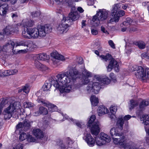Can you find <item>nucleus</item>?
Returning <instances> with one entry per match:
<instances>
[{"label":"nucleus","instance_id":"nucleus-63","mask_svg":"<svg viewBox=\"0 0 149 149\" xmlns=\"http://www.w3.org/2000/svg\"><path fill=\"white\" fill-rule=\"evenodd\" d=\"M31 15L32 17H38L39 15V14L38 12H35L32 13Z\"/></svg>","mask_w":149,"mask_h":149},{"label":"nucleus","instance_id":"nucleus-54","mask_svg":"<svg viewBox=\"0 0 149 149\" xmlns=\"http://www.w3.org/2000/svg\"><path fill=\"white\" fill-rule=\"evenodd\" d=\"M25 41H22L16 43V44H15V45L16 46V47L20 46H25Z\"/></svg>","mask_w":149,"mask_h":149},{"label":"nucleus","instance_id":"nucleus-10","mask_svg":"<svg viewBox=\"0 0 149 149\" xmlns=\"http://www.w3.org/2000/svg\"><path fill=\"white\" fill-rule=\"evenodd\" d=\"M121 6L120 4H115L113 6L111 11V15L112 17L109 21V22L111 23L112 22H118L120 16L116 13L118 10L120 9Z\"/></svg>","mask_w":149,"mask_h":149},{"label":"nucleus","instance_id":"nucleus-64","mask_svg":"<svg viewBox=\"0 0 149 149\" xmlns=\"http://www.w3.org/2000/svg\"><path fill=\"white\" fill-rule=\"evenodd\" d=\"M88 5L89 6L93 5L94 3V0H88Z\"/></svg>","mask_w":149,"mask_h":149},{"label":"nucleus","instance_id":"nucleus-23","mask_svg":"<svg viewBox=\"0 0 149 149\" xmlns=\"http://www.w3.org/2000/svg\"><path fill=\"white\" fill-rule=\"evenodd\" d=\"M34 61V66L37 69L42 71H45L48 69L46 65H43L37 60H33Z\"/></svg>","mask_w":149,"mask_h":149},{"label":"nucleus","instance_id":"nucleus-38","mask_svg":"<svg viewBox=\"0 0 149 149\" xmlns=\"http://www.w3.org/2000/svg\"><path fill=\"white\" fill-rule=\"evenodd\" d=\"M64 117L66 119L68 120H71L72 121H73L74 123H75L76 125L78 127H81L82 126H83L79 122L77 121L76 120H73L72 118H70L66 114H65L64 115Z\"/></svg>","mask_w":149,"mask_h":149},{"label":"nucleus","instance_id":"nucleus-35","mask_svg":"<svg viewBox=\"0 0 149 149\" xmlns=\"http://www.w3.org/2000/svg\"><path fill=\"white\" fill-rule=\"evenodd\" d=\"M138 104V103L136 101H134L131 100L130 101V105H129V109L130 110L133 109L134 107H136Z\"/></svg>","mask_w":149,"mask_h":149},{"label":"nucleus","instance_id":"nucleus-61","mask_svg":"<svg viewBox=\"0 0 149 149\" xmlns=\"http://www.w3.org/2000/svg\"><path fill=\"white\" fill-rule=\"evenodd\" d=\"M108 43L109 45L111 47L113 48H115V47L113 41L111 40H110L108 41Z\"/></svg>","mask_w":149,"mask_h":149},{"label":"nucleus","instance_id":"nucleus-56","mask_svg":"<svg viewBox=\"0 0 149 149\" xmlns=\"http://www.w3.org/2000/svg\"><path fill=\"white\" fill-rule=\"evenodd\" d=\"M1 1L4 2H7L10 1L11 4H14L15 3L17 0H0Z\"/></svg>","mask_w":149,"mask_h":149},{"label":"nucleus","instance_id":"nucleus-2","mask_svg":"<svg viewBox=\"0 0 149 149\" xmlns=\"http://www.w3.org/2000/svg\"><path fill=\"white\" fill-rule=\"evenodd\" d=\"M79 77L76 70H70L65 73L58 74L56 77L60 84L59 90L60 93H69L73 88L74 80Z\"/></svg>","mask_w":149,"mask_h":149},{"label":"nucleus","instance_id":"nucleus-15","mask_svg":"<svg viewBox=\"0 0 149 149\" xmlns=\"http://www.w3.org/2000/svg\"><path fill=\"white\" fill-rule=\"evenodd\" d=\"M51 56L53 58L52 61L54 64L57 63L58 60L65 61L68 59L63 55L59 54L57 52H54L51 54Z\"/></svg>","mask_w":149,"mask_h":149},{"label":"nucleus","instance_id":"nucleus-13","mask_svg":"<svg viewBox=\"0 0 149 149\" xmlns=\"http://www.w3.org/2000/svg\"><path fill=\"white\" fill-rule=\"evenodd\" d=\"M113 68L116 72H119V67L118 63L113 58H112L107 67V71L110 72Z\"/></svg>","mask_w":149,"mask_h":149},{"label":"nucleus","instance_id":"nucleus-14","mask_svg":"<svg viewBox=\"0 0 149 149\" xmlns=\"http://www.w3.org/2000/svg\"><path fill=\"white\" fill-rule=\"evenodd\" d=\"M18 26L17 25H8L4 29V32L7 35L17 33L18 31Z\"/></svg>","mask_w":149,"mask_h":149},{"label":"nucleus","instance_id":"nucleus-31","mask_svg":"<svg viewBox=\"0 0 149 149\" xmlns=\"http://www.w3.org/2000/svg\"><path fill=\"white\" fill-rule=\"evenodd\" d=\"M73 143V141L70 138H67L66 139L65 145V146H62V147L65 149H67L68 147H70L72 145Z\"/></svg>","mask_w":149,"mask_h":149},{"label":"nucleus","instance_id":"nucleus-7","mask_svg":"<svg viewBox=\"0 0 149 149\" xmlns=\"http://www.w3.org/2000/svg\"><path fill=\"white\" fill-rule=\"evenodd\" d=\"M22 36L27 39H36L39 37L38 30L37 28L28 29L26 28L23 31Z\"/></svg>","mask_w":149,"mask_h":149},{"label":"nucleus","instance_id":"nucleus-20","mask_svg":"<svg viewBox=\"0 0 149 149\" xmlns=\"http://www.w3.org/2000/svg\"><path fill=\"white\" fill-rule=\"evenodd\" d=\"M49 58V56L46 54L42 53L35 55L33 57V60H39L42 61H45L48 60Z\"/></svg>","mask_w":149,"mask_h":149},{"label":"nucleus","instance_id":"nucleus-36","mask_svg":"<svg viewBox=\"0 0 149 149\" xmlns=\"http://www.w3.org/2000/svg\"><path fill=\"white\" fill-rule=\"evenodd\" d=\"M30 123L27 120H25L23 123V129L24 131H26L29 129L30 126Z\"/></svg>","mask_w":149,"mask_h":149},{"label":"nucleus","instance_id":"nucleus-58","mask_svg":"<svg viewBox=\"0 0 149 149\" xmlns=\"http://www.w3.org/2000/svg\"><path fill=\"white\" fill-rule=\"evenodd\" d=\"M111 79L112 80L115 82L116 81V78L114 75V74L113 73H111L109 75Z\"/></svg>","mask_w":149,"mask_h":149},{"label":"nucleus","instance_id":"nucleus-57","mask_svg":"<svg viewBox=\"0 0 149 149\" xmlns=\"http://www.w3.org/2000/svg\"><path fill=\"white\" fill-rule=\"evenodd\" d=\"M16 128L18 129L21 128L22 130H24L23 127V123H19L17 125Z\"/></svg>","mask_w":149,"mask_h":149},{"label":"nucleus","instance_id":"nucleus-48","mask_svg":"<svg viewBox=\"0 0 149 149\" xmlns=\"http://www.w3.org/2000/svg\"><path fill=\"white\" fill-rule=\"evenodd\" d=\"M117 110V107L116 106H111L110 107V111L112 114V117L113 118V116H114V114L116 112Z\"/></svg>","mask_w":149,"mask_h":149},{"label":"nucleus","instance_id":"nucleus-33","mask_svg":"<svg viewBox=\"0 0 149 149\" xmlns=\"http://www.w3.org/2000/svg\"><path fill=\"white\" fill-rule=\"evenodd\" d=\"M82 77H91L92 76V73L88 71L84 68L82 69Z\"/></svg>","mask_w":149,"mask_h":149},{"label":"nucleus","instance_id":"nucleus-16","mask_svg":"<svg viewBox=\"0 0 149 149\" xmlns=\"http://www.w3.org/2000/svg\"><path fill=\"white\" fill-rule=\"evenodd\" d=\"M38 102L39 103L42 104L45 106H46L48 107L49 110L51 111H56L57 109V107L54 104H52L47 102L41 100H39Z\"/></svg>","mask_w":149,"mask_h":149},{"label":"nucleus","instance_id":"nucleus-12","mask_svg":"<svg viewBox=\"0 0 149 149\" xmlns=\"http://www.w3.org/2000/svg\"><path fill=\"white\" fill-rule=\"evenodd\" d=\"M134 68H138L136 75L138 76V77L141 78L143 80L148 79V77L147 69L148 68H146L145 70L142 67L140 66H135Z\"/></svg>","mask_w":149,"mask_h":149},{"label":"nucleus","instance_id":"nucleus-43","mask_svg":"<svg viewBox=\"0 0 149 149\" xmlns=\"http://www.w3.org/2000/svg\"><path fill=\"white\" fill-rule=\"evenodd\" d=\"M133 22V20L130 17H127L126 21L123 22V25L125 26H128Z\"/></svg>","mask_w":149,"mask_h":149},{"label":"nucleus","instance_id":"nucleus-52","mask_svg":"<svg viewBox=\"0 0 149 149\" xmlns=\"http://www.w3.org/2000/svg\"><path fill=\"white\" fill-rule=\"evenodd\" d=\"M141 57L142 58H146L148 61H149V56L147 53H142L141 54Z\"/></svg>","mask_w":149,"mask_h":149},{"label":"nucleus","instance_id":"nucleus-22","mask_svg":"<svg viewBox=\"0 0 149 149\" xmlns=\"http://www.w3.org/2000/svg\"><path fill=\"white\" fill-rule=\"evenodd\" d=\"M34 24V22L30 19H24L21 25L24 27H31Z\"/></svg>","mask_w":149,"mask_h":149},{"label":"nucleus","instance_id":"nucleus-25","mask_svg":"<svg viewBox=\"0 0 149 149\" xmlns=\"http://www.w3.org/2000/svg\"><path fill=\"white\" fill-rule=\"evenodd\" d=\"M33 135L38 139H41L44 136L43 132L38 129H34L33 131Z\"/></svg>","mask_w":149,"mask_h":149},{"label":"nucleus","instance_id":"nucleus-29","mask_svg":"<svg viewBox=\"0 0 149 149\" xmlns=\"http://www.w3.org/2000/svg\"><path fill=\"white\" fill-rule=\"evenodd\" d=\"M100 78L101 79L99 81L101 86L103 85L104 84H108L110 83V80L107 77H100Z\"/></svg>","mask_w":149,"mask_h":149},{"label":"nucleus","instance_id":"nucleus-44","mask_svg":"<svg viewBox=\"0 0 149 149\" xmlns=\"http://www.w3.org/2000/svg\"><path fill=\"white\" fill-rule=\"evenodd\" d=\"M56 3L58 4H60L63 2H66L68 3V4L70 5L72 3V0H54Z\"/></svg>","mask_w":149,"mask_h":149},{"label":"nucleus","instance_id":"nucleus-34","mask_svg":"<svg viewBox=\"0 0 149 149\" xmlns=\"http://www.w3.org/2000/svg\"><path fill=\"white\" fill-rule=\"evenodd\" d=\"M134 44L138 46L139 48L141 49H144L146 46L145 43L142 41L135 42H134Z\"/></svg>","mask_w":149,"mask_h":149},{"label":"nucleus","instance_id":"nucleus-17","mask_svg":"<svg viewBox=\"0 0 149 149\" xmlns=\"http://www.w3.org/2000/svg\"><path fill=\"white\" fill-rule=\"evenodd\" d=\"M80 17L79 15L77 12H70L69 15V16L63 17L65 19L68 18L70 21V24H71V21H75L77 19Z\"/></svg>","mask_w":149,"mask_h":149},{"label":"nucleus","instance_id":"nucleus-9","mask_svg":"<svg viewBox=\"0 0 149 149\" xmlns=\"http://www.w3.org/2000/svg\"><path fill=\"white\" fill-rule=\"evenodd\" d=\"M67 18L66 19L63 17L61 23L57 27V30L58 33L62 34L66 33L68 30L69 26L70 21Z\"/></svg>","mask_w":149,"mask_h":149},{"label":"nucleus","instance_id":"nucleus-45","mask_svg":"<svg viewBox=\"0 0 149 149\" xmlns=\"http://www.w3.org/2000/svg\"><path fill=\"white\" fill-rule=\"evenodd\" d=\"M39 111L40 113L44 115H46L48 113L47 109L43 107H41L40 108Z\"/></svg>","mask_w":149,"mask_h":149},{"label":"nucleus","instance_id":"nucleus-47","mask_svg":"<svg viewBox=\"0 0 149 149\" xmlns=\"http://www.w3.org/2000/svg\"><path fill=\"white\" fill-rule=\"evenodd\" d=\"M24 106L25 108H30L33 107L34 105L31 102H25L24 103Z\"/></svg>","mask_w":149,"mask_h":149},{"label":"nucleus","instance_id":"nucleus-27","mask_svg":"<svg viewBox=\"0 0 149 149\" xmlns=\"http://www.w3.org/2000/svg\"><path fill=\"white\" fill-rule=\"evenodd\" d=\"M141 123L146 125H149V116L143 115L140 118Z\"/></svg>","mask_w":149,"mask_h":149},{"label":"nucleus","instance_id":"nucleus-53","mask_svg":"<svg viewBox=\"0 0 149 149\" xmlns=\"http://www.w3.org/2000/svg\"><path fill=\"white\" fill-rule=\"evenodd\" d=\"M23 145L22 143H19L13 149H23Z\"/></svg>","mask_w":149,"mask_h":149},{"label":"nucleus","instance_id":"nucleus-26","mask_svg":"<svg viewBox=\"0 0 149 149\" xmlns=\"http://www.w3.org/2000/svg\"><path fill=\"white\" fill-rule=\"evenodd\" d=\"M25 46L27 47V50H31L36 47L35 44L31 40L25 41Z\"/></svg>","mask_w":149,"mask_h":149},{"label":"nucleus","instance_id":"nucleus-62","mask_svg":"<svg viewBox=\"0 0 149 149\" xmlns=\"http://www.w3.org/2000/svg\"><path fill=\"white\" fill-rule=\"evenodd\" d=\"M132 117L130 115H127L123 117V119L124 120H127L130 119Z\"/></svg>","mask_w":149,"mask_h":149},{"label":"nucleus","instance_id":"nucleus-32","mask_svg":"<svg viewBox=\"0 0 149 149\" xmlns=\"http://www.w3.org/2000/svg\"><path fill=\"white\" fill-rule=\"evenodd\" d=\"M90 100L92 105L94 106H97L99 102L98 98L94 95H93L91 96L90 98Z\"/></svg>","mask_w":149,"mask_h":149},{"label":"nucleus","instance_id":"nucleus-6","mask_svg":"<svg viewBox=\"0 0 149 149\" xmlns=\"http://www.w3.org/2000/svg\"><path fill=\"white\" fill-rule=\"evenodd\" d=\"M95 119V115L92 116L88 121L87 126L91 127V132L93 135L96 136L100 132V124L98 121H94Z\"/></svg>","mask_w":149,"mask_h":149},{"label":"nucleus","instance_id":"nucleus-19","mask_svg":"<svg viewBox=\"0 0 149 149\" xmlns=\"http://www.w3.org/2000/svg\"><path fill=\"white\" fill-rule=\"evenodd\" d=\"M9 8L8 4L3 3L0 5V15L2 16H5L7 13Z\"/></svg>","mask_w":149,"mask_h":149},{"label":"nucleus","instance_id":"nucleus-18","mask_svg":"<svg viewBox=\"0 0 149 149\" xmlns=\"http://www.w3.org/2000/svg\"><path fill=\"white\" fill-rule=\"evenodd\" d=\"M85 140L88 145L91 147L93 146L95 144V141L89 133L86 134Z\"/></svg>","mask_w":149,"mask_h":149},{"label":"nucleus","instance_id":"nucleus-40","mask_svg":"<svg viewBox=\"0 0 149 149\" xmlns=\"http://www.w3.org/2000/svg\"><path fill=\"white\" fill-rule=\"evenodd\" d=\"M149 104V100H143L141 103L139 105V107L141 110H142L144 107L147 106Z\"/></svg>","mask_w":149,"mask_h":149},{"label":"nucleus","instance_id":"nucleus-3","mask_svg":"<svg viewBox=\"0 0 149 149\" xmlns=\"http://www.w3.org/2000/svg\"><path fill=\"white\" fill-rule=\"evenodd\" d=\"M20 103L19 102L11 103L8 107L4 109L3 114L6 119H9L13 115L18 116L23 114L24 109H20Z\"/></svg>","mask_w":149,"mask_h":149},{"label":"nucleus","instance_id":"nucleus-39","mask_svg":"<svg viewBox=\"0 0 149 149\" xmlns=\"http://www.w3.org/2000/svg\"><path fill=\"white\" fill-rule=\"evenodd\" d=\"M95 141L97 145L98 146H102L105 144L104 141L102 140L100 137H96Z\"/></svg>","mask_w":149,"mask_h":149},{"label":"nucleus","instance_id":"nucleus-51","mask_svg":"<svg viewBox=\"0 0 149 149\" xmlns=\"http://www.w3.org/2000/svg\"><path fill=\"white\" fill-rule=\"evenodd\" d=\"M89 78V77H82V81L84 84H86L89 82L90 80L88 79Z\"/></svg>","mask_w":149,"mask_h":149},{"label":"nucleus","instance_id":"nucleus-28","mask_svg":"<svg viewBox=\"0 0 149 149\" xmlns=\"http://www.w3.org/2000/svg\"><path fill=\"white\" fill-rule=\"evenodd\" d=\"M37 29L38 30V33L39 37H43L46 35L43 26L41 25H38L37 26Z\"/></svg>","mask_w":149,"mask_h":149},{"label":"nucleus","instance_id":"nucleus-11","mask_svg":"<svg viewBox=\"0 0 149 149\" xmlns=\"http://www.w3.org/2000/svg\"><path fill=\"white\" fill-rule=\"evenodd\" d=\"M14 45L15 43L13 41H8L0 50V54L2 55H7L10 51L13 50Z\"/></svg>","mask_w":149,"mask_h":149},{"label":"nucleus","instance_id":"nucleus-24","mask_svg":"<svg viewBox=\"0 0 149 149\" xmlns=\"http://www.w3.org/2000/svg\"><path fill=\"white\" fill-rule=\"evenodd\" d=\"M108 111V109L104 106H100L98 108L97 114L99 116H102L107 114Z\"/></svg>","mask_w":149,"mask_h":149},{"label":"nucleus","instance_id":"nucleus-1","mask_svg":"<svg viewBox=\"0 0 149 149\" xmlns=\"http://www.w3.org/2000/svg\"><path fill=\"white\" fill-rule=\"evenodd\" d=\"M124 124L123 116H120L116 122V128H112L110 130V134L112 136H115L116 138H113L114 143L116 145L121 146V148L124 149H144L140 148L134 146L133 143L127 140L123 133L118 131L123 129V126Z\"/></svg>","mask_w":149,"mask_h":149},{"label":"nucleus","instance_id":"nucleus-60","mask_svg":"<svg viewBox=\"0 0 149 149\" xmlns=\"http://www.w3.org/2000/svg\"><path fill=\"white\" fill-rule=\"evenodd\" d=\"M91 33L92 35H95L97 34L98 31L97 30L94 29H91Z\"/></svg>","mask_w":149,"mask_h":149},{"label":"nucleus","instance_id":"nucleus-46","mask_svg":"<svg viewBox=\"0 0 149 149\" xmlns=\"http://www.w3.org/2000/svg\"><path fill=\"white\" fill-rule=\"evenodd\" d=\"M101 58L102 60H104L105 61L111 60L112 59V57L111 55L109 54H107L106 56H101Z\"/></svg>","mask_w":149,"mask_h":149},{"label":"nucleus","instance_id":"nucleus-59","mask_svg":"<svg viewBox=\"0 0 149 149\" xmlns=\"http://www.w3.org/2000/svg\"><path fill=\"white\" fill-rule=\"evenodd\" d=\"M119 10H118V12L117 13V14L119 15V16L120 17L122 16H123L125 14V11L123 10H120V11H118Z\"/></svg>","mask_w":149,"mask_h":149},{"label":"nucleus","instance_id":"nucleus-49","mask_svg":"<svg viewBox=\"0 0 149 149\" xmlns=\"http://www.w3.org/2000/svg\"><path fill=\"white\" fill-rule=\"evenodd\" d=\"M83 63V58L81 57H80L79 58V61L78 62V64L77 65L79 66L80 65H81L80 67H81V68L82 69L84 68V64Z\"/></svg>","mask_w":149,"mask_h":149},{"label":"nucleus","instance_id":"nucleus-5","mask_svg":"<svg viewBox=\"0 0 149 149\" xmlns=\"http://www.w3.org/2000/svg\"><path fill=\"white\" fill-rule=\"evenodd\" d=\"M100 79V76L99 75L94 76L93 81L89 84L86 87L87 93H91L93 92L95 94L98 93L101 86L99 81Z\"/></svg>","mask_w":149,"mask_h":149},{"label":"nucleus","instance_id":"nucleus-4","mask_svg":"<svg viewBox=\"0 0 149 149\" xmlns=\"http://www.w3.org/2000/svg\"><path fill=\"white\" fill-rule=\"evenodd\" d=\"M109 13V11L104 9L99 10L96 15L93 17L92 23L95 26H98L100 21H103L107 19Z\"/></svg>","mask_w":149,"mask_h":149},{"label":"nucleus","instance_id":"nucleus-8","mask_svg":"<svg viewBox=\"0 0 149 149\" xmlns=\"http://www.w3.org/2000/svg\"><path fill=\"white\" fill-rule=\"evenodd\" d=\"M52 84L56 88L59 87L60 85L56 77L54 78L51 77L46 80L43 85L42 88L43 91H50L52 86Z\"/></svg>","mask_w":149,"mask_h":149},{"label":"nucleus","instance_id":"nucleus-30","mask_svg":"<svg viewBox=\"0 0 149 149\" xmlns=\"http://www.w3.org/2000/svg\"><path fill=\"white\" fill-rule=\"evenodd\" d=\"M100 137L102 140L104 141L105 144H106V143L109 142L111 141L109 136L103 133H101Z\"/></svg>","mask_w":149,"mask_h":149},{"label":"nucleus","instance_id":"nucleus-42","mask_svg":"<svg viewBox=\"0 0 149 149\" xmlns=\"http://www.w3.org/2000/svg\"><path fill=\"white\" fill-rule=\"evenodd\" d=\"M29 134H26L24 132L21 133L20 135L19 139L21 141H23L26 139L28 140V138Z\"/></svg>","mask_w":149,"mask_h":149},{"label":"nucleus","instance_id":"nucleus-41","mask_svg":"<svg viewBox=\"0 0 149 149\" xmlns=\"http://www.w3.org/2000/svg\"><path fill=\"white\" fill-rule=\"evenodd\" d=\"M7 102V100L5 99H3L0 102V115L1 114L3 109L6 104Z\"/></svg>","mask_w":149,"mask_h":149},{"label":"nucleus","instance_id":"nucleus-55","mask_svg":"<svg viewBox=\"0 0 149 149\" xmlns=\"http://www.w3.org/2000/svg\"><path fill=\"white\" fill-rule=\"evenodd\" d=\"M27 141L31 142H35L36 141V139L34 137H32L31 135L29 134Z\"/></svg>","mask_w":149,"mask_h":149},{"label":"nucleus","instance_id":"nucleus-21","mask_svg":"<svg viewBox=\"0 0 149 149\" xmlns=\"http://www.w3.org/2000/svg\"><path fill=\"white\" fill-rule=\"evenodd\" d=\"M18 70L17 69H14L11 70H5L1 72V74H0V76H9L10 75H15L17 72Z\"/></svg>","mask_w":149,"mask_h":149},{"label":"nucleus","instance_id":"nucleus-37","mask_svg":"<svg viewBox=\"0 0 149 149\" xmlns=\"http://www.w3.org/2000/svg\"><path fill=\"white\" fill-rule=\"evenodd\" d=\"M42 26H43V28L46 34L51 32L52 28V27L49 24H46L45 25H42Z\"/></svg>","mask_w":149,"mask_h":149},{"label":"nucleus","instance_id":"nucleus-50","mask_svg":"<svg viewBox=\"0 0 149 149\" xmlns=\"http://www.w3.org/2000/svg\"><path fill=\"white\" fill-rule=\"evenodd\" d=\"M23 91L26 93H29L30 90V88L29 85H26L25 86L22 87Z\"/></svg>","mask_w":149,"mask_h":149}]
</instances>
